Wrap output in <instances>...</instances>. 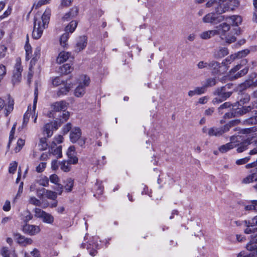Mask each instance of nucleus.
<instances>
[{"label":"nucleus","instance_id":"obj_61","mask_svg":"<svg viewBox=\"0 0 257 257\" xmlns=\"http://www.w3.org/2000/svg\"><path fill=\"white\" fill-rule=\"evenodd\" d=\"M6 74V68L4 65H0V82Z\"/></svg>","mask_w":257,"mask_h":257},{"label":"nucleus","instance_id":"obj_4","mask_svg":"<svg viewBox=\"0 0 257 257\" xmlns=\"http://www.w3.org/2000/svg\"><path fill=\"white\" fill-rule=\"evenodd\" d=\"M233 85L232 83H227L223 86L217 88L214 92V94L217 95V97L212 100V103L214 104H218L229 98L233 92L231 90Z\"/></svg>","mask_w":257,"mask_h":257},{"label":"nucleus","instance_id":"obj_59","mask_svg":"<svg viewBox=\"0 0 257 257\" xmlns=\"http://www.w3.org/2000/svg\"><path fill=\"white\" fill-rule=\"evenodd\" d=\"M196 95H201L203 94L206 91V88L203 85L202 87H197L195 88Z\"/></svg>","mask_w":257,"mask_h":257},{"label":"nucleus","instance_id":"obj_21","mask_svg":"<svg viewBox=\"0 0 257 257\" xmlns=\"http://www.w3.org/2000/svg\"><path fill=\"white\" fill-rule=\"evenodd\" d=\"M78 9L77 7H73L71 9L69 12L66 13L62 17V20L63 22H67L75 18L78 14Z\"/></svg>","mask_w":257,"mask_h":257},{"label":"nucleus","instance_id":"obj_41","mask_svg":"<svg viewBox=\"0 0 257 257\" xmlns=\"http://www.w3.org/2000/svg\"><path fill=\"white\" fill-rule=\"evenodd\" d=\"M236 58H237L236 55L235 54H232L224 59L221 63V64L226 67L228 64H230Z\"/></svg>","mask_w":257,"mask_h":257},{"label":"nucleus","instance_id":"obj_64","mask_svg":"<svg viewBox=\"0 0 257 257\" xmlns=\"http://www.w3.org/2000/svg\"><path fill=\"white\" fill-rule=\"evenodd\" d=\"M40 184L43 186H48L49 185V179L47 177H44L40 180Z\"/></svg>","mask_w":257,"mask_h":257},{"label":"nucleus","instance_id":"obj_14","mask_svg":"<svg viewBox=\"0 0 257 257\" xmlns=\"http://www.w3.org/2000/svg\"><path fill=\"white\" fill-rule=\"evenodd\" d=\"M69 117V112H63L62 114L60 115V118L57 119L54 122H50L52 124V128L55 130H57L62 123L66 121Z\"/></svg>","mask_w":257,"mask_h":257},{"label":"nucleus","instance_id":"obj_20","mask_svg":"<svg viewBox=\"0 0 257 257\" xmlns=\"http://www.w3.org/2000/svg\"><path fill=\"white\" fill-rule=\"evenodd\" d=\"M87 37L82 36L79 37L75 46V51L79 52L85 48L87 45Z\"/></svg>","mask_w":257,"mask_h":257},{"label":"nucleus","instance_id":"obj_45","mask_svg":"<svg viewBox=\"0 0 257 257\" xmlns=\"http://www.w3.org/2000/svg\"><path fill=\"white\" fill-rule=\"evenodd\" d=\"M26 51V60H29L31 58L30 55L32 54V47L27 42L25 46Z\"/></svg>","mask_w":257,"mask_h":257},{"label":"nucleus","instance_id":"obj_42","mask_svg":"<svg viewBox=\"0 0 257 257\" xmlns=\"http://www.w3.org/2000/svg\"><path fill=\"white\" fill-rule=\"evenodd\" d=\"M39 149L41 151L45 150L48 147L47 143V138L45 137L42 138L40 139V142L38 145Z\"/></svg>","mask_w":257,"mask_h":257},{"label":"nucleus","instance_id":"obj_60","mask_svg":"<svg viewBox=\"0 0 257 257\" xmlns=\"http://www.w3.org/2000/svg\"><path fill=\"white\" fill-rule=\"evenodd\" d=\"M72 125L71 123H67L62 128V132L63 135L67 134L71 129Z\"/></svg>","mask_w":257,"mask_h":257},{"label":"nucleus","instance_id":"obj_16","mask_svg":"<svg viewBox=\"0 0 257 257\" xmlns=\"http://www.w3.org/2000/svg\"><path fill=\"white\" fill-rule=\"evenodd\" d=\"M23 229L25 233L31 235H34L38 233L41 230L39 226L30 225L27 223H26V224L23 226Z\"/></svg>","mask_w":257,"mask_h":257},{"label":"nucleus","instance_id":"obj_63","mask_svg":"<svg viewBox=\"0 0 257 257\" xmlns=\"http://www.w3.org/2000/svg\"><path fill=\"white\" fill-rule=\"evenodd\" d=\"M197 67L199 69H203L205 68H209V63L201 61L198 63Z\"/></svg>","mask_w":257,"mask_h":257},{"label":"nucleus","instance_id":"obj_34","mask_svg":"<svg viewBox=\"0 0 257 257\" xmlns=\"http://www.w3.org/2000/svg\"><path fill=\"white\" fill-rule=\"evenodd\" d=\"M251 144L250 141L248 139H246L243 142H241L238 145V147L237 149L238 153H241L246 150L247 148V146Z\"/></svg>","mask_w":257,"mask_h":257},{"label":"nucleus","instance_id":"obj_47","mask_svg":"<svg viewBox=\"0 0 257 257\" xmlns=\"http://www.w3.org/2000/svg\"><path fill=\"white\" fill-rule=\"evenodd\" d=\"M65 83L63 80H61L60 77L59 76L56 77L52 79V83L55 87L58 86L59 85Z\"/></svg>","mask_w":257,"mask_h":257},{"label":"nucleus","instance_id":"obj_62","mask_svg":"<svg viewBox=\"0 0 257 257\" xmlns=\"http://www.w3.org/2000/svg\"><path fill=\"white\" fill-rule=\"evenodd\" d=\"M46 166V163L42 162L37 167H36V171L39 173L42 172Z\"/></svg>","mask_w":257,"mask_h":257},{"label":"nucleus","instance_id":"obj_30","mask_svg":"<svg viewBox=\"0 0 257 257\" xmlns=\"http://www.w3.org/2000/svg\"><path fill=\"white\" fill-rule=\"evenodd\" d=\"M224 3L227 9H228V11L233 10L239 5L237 0H225Z\"/></svg>","mask_w":257,"mask_h":257},{"label":"nucleus","instance_id":"obj_2","mask_svg":"<svg viewBox=\"0 0 257 257\" xmlns=\"http://www.w3.org/2000/svg\"><path fill=\"white\" fill-rule=\"evenodd\" d=\"M249 108L248 107H238L237 103H231L230 102H225L218 108V111L220 114L224 113L223 119H229L246 114Z\"/></svg>","mask_w":257,"mask_h":257},{"label":"nucleus","instance_id":"obj_6","mask_svg":"<svg viewBox=\"0 0 257 257\" xmlns=\"http://www.w3.org/2000/svg\"><path fill=\"white\" fill-rule=\"evenodd\" d=\"M246 63L247 61L246 59L242 60L240 64H238L232 68L229 71V79L231 80H235L245 75L248 71V68L247 67L242 69L239 72L237 73L236 72L241 69V67Z\"/></svg>","mask_w":257,"mask_h":257},{"label":"nucleus","instance_id":"obj_10","mask_svg":"<svg viewBox=\"0 0 257 257\" xmlns=\"http://www.w3.org/2000/svg\"><path fill=\"white\" fill-rule=\"evenodd\" d=\"M224 16H221L215 13H210L206 15L203 18V22L205 23H210L213 25L217 24L224 21Z\"/></svg>","mask_w":257,"mask_h":257},{"label":"nucleus","instance_id":"obj_17","mask_svg":"<svg viewBox=\"0 0 257 257\" xmlns=\"http://www.w3.org/2000/svg\"><path fill=\"white\" fill-rule=\"evenodd\" d=\"M67 155L69 158L68 161L72 164H76L78 163V158L76 156V150L74 146H71L68 149Z\"/></svg>","mask_w":257,"mask_h":257},{"label":"nucleus","instance_id":"obj_56","mask_svg":"<svg viewBox=\"0 0 257 257\" xmlns=\"http://www.w3.org/2000/svg\"><path fill=\"white\" fill-rule=\"evenodd\" d=\"M29 202L36 206H40L41 205V201L37 199L35 197H31L30 199Z\"/></svg>","mask_w":257,"mask_h":257},{"label":"nucleus","instance_id":"obj_26","mask_svg":"<svg viewBox=\"0 0 257 257\" xmlns=\"http://www.w3.org/2000/svg\"><path fill=\"white\" fill-rule=\"evenodd\" d=\"M70 57V53L65 51L61 52L57 58V62L59 64L63 63L66 61Z\"/></svg>","mask_w":257,"mask_h":257},{"label":"nucleus","instance_id":"obj_29","mask_svg":"<svg viewBox=\"0 0 257 257\" xmlns=\"http://www.w3.org/2000/svg\"><path fill=\"white\" fill-rule=\"evenodd\" d=\"M50 181L51 183L57 184L58 188L57 191H59V194L61 195L62 192L63 186L58 184L59 182V178L58 176L56 174L51 175L50 176Z\"/></svg>","mask_w":257,"mask_h":257},{"label":"nucleus","instance_id":"obj_36","mask_svg":"<svg viewBox=\"0 0 257 257\" xmlns=\"http://www.w3.org/2000/svg\"><path fill=\"white\" fill-rule=\"evenodd\" d=\"M69 161H63L59 163L60 169L65 172H68L70 171V165L71 164Z\"/></svg>","mask_w":257,"mask_h":257},{"label":"nucleus","instance_id":"obj_3","mask_svg":"<svg viewBox=\"0 0 257 257\" xmlns=\"http://www.w3.org/2000/svg\"><path fill=\"white\" fill-rule=\"evenodd\" d=\"M51 13V10L47 8L41 16V21L38 19L37 16L34 17L32 33V37L34 39H39L42 36L44 29L47 28L49 24Z\"/></svg>","mask_w":257,"mask_h":257},{"label":"nucleus","instance_id":"obj_58","mask_svg":"<svg viewBox=\"0 0 257 257\" xmlns=\"http://www.w3.org/2000/svg\"><path fill=\"white\" fill-rule=\"evenodd\" d=\"M46 189L44 188L38 189L37 190V195L40 198H42L44 196H45Z\"/></svg>","mask_w":257,"mask_h":257},{"label":"nucleus","instance_id":"obj_28","mask_svg":"<svg viewBox=\"0 0 257 257\" xmlns=\"http://www.w3.org/2000/svg\"><path fill=\"white\" fill-rule=\"evenodd\" d=\"M228 54L227 48L223 47L214 52V57L215 59H220L224 57Z\"/></svg>","mask_w":257,"mask_h":257},{"label":"nucleus","instance_id":"obj_11","mask_svg":"<svg viewBox=\"0 0 257 257\" xmlns=\"http://www.w3.org/2000/svg\"><path fill=\"white\" fill-rule=\"evenodd\" d=\"M23 68L21 66V59L20 58H18L16 59V62L14 66V69L13 70L12 81L14 84L20 81L21 79V74Z\"/></svg>","mask_w":257,"mask_h":257},{"label":"nucleus","instance_id":"obj_43","mask_svg":"<svg viewBox=\"0 0 257 257\" xmlns=\"http://www.w3.org/2000/svg\"><path fill=\"white\" fill-rule=\"evenodd\" d=\"M216 83V80L214 78H210L206 80V81L203 85L206 89L207 87H212L214 86Z\"/></svg>","mask_w":257,"mask_h":257},{"label":"nucleus","instance_id":"obj_8","mask_svg":"<svg viewBox=\"0 0 257 257\" xmlns=\"http://www.w3.org/2000/svg\"><path fill=\"white\" fill-rule=\"evenodd\" d=\"M79 83L76 88L74 94L76 97H81L85 93V88L90 83V78L86 75H81L79 78Z\"/></svg>","mask_w":257,"mask_h":257},{"label":"nucleus","instance_id":"obj_55","mask_svg":"<svg viewBox=\"0 0 257 257\" xmlns=\"http://www.w3.org/2000/svg\"><path fill=\"white\" fill-rule=\"evenodd\" d=\"M31 115V112H28V111H27L24 114V117H23V126H26L27 124Z\"/></svg>","mask_w":257,"mask_h":257},{"label":"nucleus","instance_id":"obj_44","mask_svg":"<svg viewBox=\"0 0 257 257\" xmlns=\"http://www.w3.org/2000/svg\"><path fill=\"white\" fill-rule=\"evenodd\" d=\"M45 197L48 199L56 200L57 194L55 192L46 189Z\"/></svg>","mask_w":257,"mask_h":257},{"label":"nucleus","instance_id":"obj_5","mask_svg":"<svg viewBox=\"0 0 257 257\" xmlns=\"http://www.w3.org/2000/svg\"><path fill=\"white\" fill-rule=\"evenodd\" d=\"M239 119H234L229 121L227 123L219 127L213 126L209 128L208 135L211 137H220L225 133L228 132L230 128L239 123Z\"/></svg>","mask_w":257,"mask_h":257},{"label":"nucleus","instance_id":"obj_25","mask_svg":"<svg viewBox=\"0 0 257 257\" xmlns=\"http://www.w3.org/2000/svg\"><path fill=\"white\" fill-rule=\"evenodd\" d=\"M238 101L236 102L237 103V107L239 106L241 107L243 106V105L248 102L250 100V96L248 94H242L238 98Z\"/></svg>","mask_w":257,"mask_h":257},{"label":"nucleus","instance_id":"obj_33","mask_svg":"<svg viewBox=\"0 0 257 257\" xmlns=\"http://www.w3.org/2000/svg\"><path fill=\"white\" fill-rule=\"evenodd\" d=\"M56 146L52 145L51 146V153L54 155L56 156L58 158H60L62 157V147L61 146H59L56 147V148H54Z\"/></svg>","mask_w":257,"mask_h":257},{"label":"nucleus","instance_id":"obj_39","mask_svg":"<svg viewBox=\"0 0 257 257\" xmlns=\"http://www.w3.org/2000/svg\"><path fill=\"white\" fill-rule=\"evenodd\" d=\"M41 219L44 222L48 224H52L54 220L53 216L46 212H45Z\"/></svg>","mask_w":257,"mask_h":257},{"label":"nucleus","instance_id":"obj_52","mask_svg":"<svg viewBox=\"0 0 257 257\" xmlns=\"http://www.w3.org/2000/svg\"><path fill=\"white\" fill-rule=\"evenodd\" d=\"M50 1V0H39L37 3H34L33 5V8L35 7L36 9H38L42 5L49 3Z\"/></svg>","mask_w":257,"mask_h":257},{"label":"nucleus","instance_id":"obj_37","mask_svg":"<svg viewBox=\"0 0 257 257\" xmlns=\"http://www.w3.org/2000/svg\"><path fill=\"white\" fill-rule=\"evenodd\" d=\"M98 245L96 244H87V249L89 252L90 255L94 256L97 253V249Z\"/></svg>","mask_w":257,"mask_h":257},{"label":"nucleus","instance_id":"obj_53","mask_svg":"<svg viewBox=\"0 0 257 257\" xmlns=\"http://www.w3.org/2000/svg\"><path fill=\"white\" fill-rule=\"evenodd\" d=\"M35 215L37 218H42L43 215L45 213V211L42 210L40 208H36L34 210Z\"/></svg>","mask_w":257,"mask_h":257},{"label":"nucleus","instance_id":"obj_18","mask_svg":"<svg viewBox=\"0 0 257 257\" xmlns=\"http://www.w3.org/2000/svg\"><path fill=\"white\" fill-rule=\"evenodd\" d=\"M81 130L78 127L72 128L70 133V140L72 143H76L77 141L81 137Z\"/></svg>","mask_w":257,"mask_h":257},{"label":"nucleus","instance_id":"obj_27","mask_svg":"<svg viewBox=\"0 0 257 257\" xmlns=\"http://www.w3.org/2000/svg\"><path fill=\"white\" fill-rule=\"evenodd\" d=\"M251 86H257V80H255V81H253L251 79L246 80L243 83H241L240 85L239 88L240 89V90H242L247 88H249Z\"/></svg>","mask_w":257,"mask_h":257},{"label":"nucleus","instance_id":"obj_19","mask_svg":"<svg viewBox=\"0 0 257 257\" xmlns=\"http://www.w3.org/2000/svg\"><path fill=\"white\" fill-rule=\"evenodd\" d=\"M14 237L19 244L23 246H26L27 245L31 244L33 242L32 239L27 238L25 236L22 235L20 233H15L14 234Z\"/></svg>","mask_w":257,"mask_h":257},{"label":"nucleus","instance_id":"obj_46","mask_svg":"<svg viewBox=\"0 0 257 257\" xmlns=\"http://www.w3.org/2000/svg\"><path fill=\"white\" fill-rule=\"evenodd\" d=\"M254 181L256 182V180L250 173L249 175H247L246 177L242 179L241 182L243 184H249Z\"/></svg>","mask_w":257,"mask_h":257},{"label":"nucleus","instance_id":"obj_51","mask_svg":"<svg viewBox=\"0 0 257 257\" xmlns=\"http://www.w3.org/2000/svg\"><path fill=\"white\" fill-rule=\"evenodd\" d=\"M18 163L16 162H13L10 164L9 172L10 173L14 174L17 168Z\"/></svg>","mask_w":257,"mask_h":257},{"label":"nucleus","instance_id":"obj_23","mask_svg":"<svg viewBox=\"0 0 257 257\" xmlns=\"http://www.w3.org/2000/svg\"><path fill=\"white\" fill-rule=\"evenodd\" d=\"M221 64L217 61H212L209 63V68L211 70L213 74H217L220 72Z\"/></svg>","mask_w":257,"mask_h":257},{"label":"nucleus","instance_id":"obj_57","mask_svg":"<svg viewBox=\"0 0 257 257\" xmlns=\"http://www.w3.org/2000/svg\"><path fill=\"white\" fill-rule=\"evenodd\" d=\"M252 253L246 254L244 251H241L237 255V257H254L256 254L255 251H252Z\"/></svg>","mask_w":257,"mask_h":257},{"label":"nucleus","instance_id":"obj_7","mask_svg":"<svg viewBox=\"0 0 257 257\" xmlns=\"http://www.w3.org/2000/svg\"><path fill=\"white\" fill-rule=\"evenodd\" d=\"M77 24L78 23L76 21H71L65 27V33L61 36L60 39V45L63 48H65L67 45V42L70 37V34H71L75 31L77 26Z\"/></svg>","mask_w":257,"mask_h":257},{"label":"nucleus","instance_id":"obj_24","mask_svg":"<svg viewBox=\"0 0 257 257\" xmlns=\"http://www.w3.org/2000/svg\"><path fill=\"white\" fill-rule=\"evenodd\" d=\"M63 85L64 86L60 87L57 92V95L59 96L67 94L72 87L71 84L68 83L67 82L64 83Z\"/></svg>","mask_w":257,"mask_h":257},{"label":"nucleus","instance_id":"obj_54","mask_svg":"<svg viewBox=\"0 0 257 257\" xmlns=\"http://www.w3.org/2000/svg\"><path fill=\"white\" fill-rule=\"evenodd\" d=\"M250 158L249 156L246 157L245 158L237 160L236 161L235 163L238 165L245 164L248 162V161L250 160Z\"/></svg>","mask_w":257,"mask_h":257},{"label":"nucleus","instance_id":"obj_1","mask_svg":"<svg viewBox=\"0 0 257 257\" xmlns=\"http://www.w3.org/2000/svg\"><path fill=\"white\" fill-rule=\"evenodd\" d=\"M226 20L229 24L223 23L216 26L215 29L205 31L200 34L201 39L206 40L215 35H219L222 40L228 44L235 41L236 37L234 35H238L240 34V31L238 28L230 30V25L238 26L242 22V18L239 16L234 15L226 18Z\"/></svg>","mask_w":257,"mask_h":257},{"label":"nucleus","instance_id":"obj_22","mask_svg":"<svg viewBox=\"0 0 257 257\" xmlns=\"http://www.w3.org/2000/svg\"><path fill=\"white\" fill-rule=\"evenodd\" d=\"M66 104L67 103L64 101L56 102L54 103L52 105L53 110L57 112L63 111L62 114L63 112H66V111H65V110L66 108Z\"/></svg>","mask_w":257,"mask_h":257},{"label":"nucleus","instance_id":"obj_9","mask_svg":"<svg viewBox=\"0 0 257 257\" xmlns=\"http://www.w3.org/2000/svg\"><path fill=\"white\" fill-rule=\"evenodd\" d=\"M250 107L246 113L251 112V115L248 118L245 119L243 123L246 125H252L257 123V110H253L254 108H257V99L251 102V105L247 106Z\"/></svg>","mask_w":257,"mask_h":257},{"label":"nucleus","instance_id":"obj_48","mask_svg":"<svg viewBox=\"0 0 257 257\" xmlns=\"http://www.w3.org/2000/svg\"><path fill=\"white\" fill-rule=\"evenodd\" d=\"M63 140L64 138L62 135H58L57 136H56L54 138V141H53L51 145L54 146H57V144L62 143L63 142Z\"/></svg>","mask_w":257,"mask_h":257},{"label":"nucleus","instance_id":"obj_40","mask_svg":"<svg viewBox=\"0 0 257 257\" xmlns=\"http://www.w3.org/2000/svg\"><path fill=\"white\" fill-rule=\"evenodd\" d=\"M74 185V180L72 178H68L65 181L64 188L65 190L69 192H71L72 190Z\"/></svg>","mask_w":257,"mask_h":257},{"label":"nucleus","instance_id":"obj_38","mask_svg":"<svg viewBox=\"0 0 257 257\" xmlns=\"http://www.w3.org/2000/svg\"><path fill=\"white\" fill-rule=\"evenodd\" d=\"M249 204L245 205L244 209L246 211H257V200H251Z\"/></svg>","mask_w":257,"mask_h":257},{"label":"nucleus","instance_id":"obj_50","mask_svg":"<svg viewBox=\"0 0 257 257\" xmlns=\"http://www.w3.org/2000/svg\"><path fill=\"white\" fill-rule=\"evenodd\" d=\"M39 50L38 51V52H35L34 55H35V56H34L32 59H31V61H30V69H31L33 66L35 65L36 62L37 61L39 56Z\"/></svg>","mask_w":257,"mask_h":257},{"label":"nucleus","instance_id":"obj_32","mask_svg":"<svg viewBox=\"0 0 257 257\" xmlns=\"http://www.w3.org/2000/svg\"><path fill=\"white\" fill-rule=\"evenodd\" d=\"M236 146V145L234 144L233 142H230L225 145L221 146L219 148V151L222 153H224L228 151L229 150L234 148Z\"/></svg>","mask_w":257,"mask_h":257},{"label":"nucleus","instance_id":"obj_49","mask_svg":"<svg viewBox=\"0 0 257 257\" xmlns=\"http://www.w3.org/2000/svg\"><path fill=\"white\" fill-rule=\"evenodd\" d=\"M249 52L248 49H244L238 52L237 53H235V55H236L237 58H241L246 56Z\"/></svg>","mask_w":257,"mask_h":257},{"label":"nucleus","instance_id":"obj_12","mask_svg":"<svg viewBox=\"0 0 257 257\" xmlns=\"http://www.w3.org/2000/svg\"><path fill=\"white\" fill-rule=\"evenodd\" d=\"M257 230L253 231L250 234V241L246 244V248L249 251H255L257 254Z\"/></svg>","mask_w":257,"mask_h":257},{"label":"nucleus","instance_id":"obj_35","mask_svg":"<svg viewBox=\"0 0 257 257\" xmlns=\"http://www.w3.org/2000/svg\"><path fill=\"white\" fill-rule=\"evenodd\" d=\"M43 133L44 134L47 135V138L51 137L53 133L52 124H50V123H46L44 126Z\"/></svg>","mask_w":257,"mask_h":257},{"label":"nucleus","instance_id":"obj_15","mask_svg":"<svg viewBox=\"0 0 257 257\" xmlns=\"http://www.w3.org/2000/svg\"><path fill=\"white\" fill-rule=\"evenodd\" d=\"M14 101L13 100H11L9 97V101L8 104H5V101L0 98V110L5 107V115L7 116L14 109Z\"/></svg>","mask_w":257,"mask_h":257},{"label":"nucleus","instance_id":"obj_13","mask_svg":"<svg viewBox=\"0 0 257 257\" xmlns=\"http://www.w3.org/2000/svg\"><path fill=\"white\" fill-rule=\"evenodd\" d=\"M244 224L246 228L244 230V232L246 234L252 233L254 230H257V227L252 228L257 225V215L252 218L251 220H244Z\"/></svg>","mask_w":257,"mask_h":257},{"label":"nucleus","instance_id":"obj_31","mask_svg":"<svg viewBox=\"0 0 257 257\" xmlns=\"http://www.w3.org/2000/svg\"><path fill=\"white\" fill-rule=\"evenodd\" d=\"M73 68L69 64H65L59 68V72L62 74L67 75L71 73Z\"/></svg>","mask_w":257,"mask_h":257}]
</instances>
